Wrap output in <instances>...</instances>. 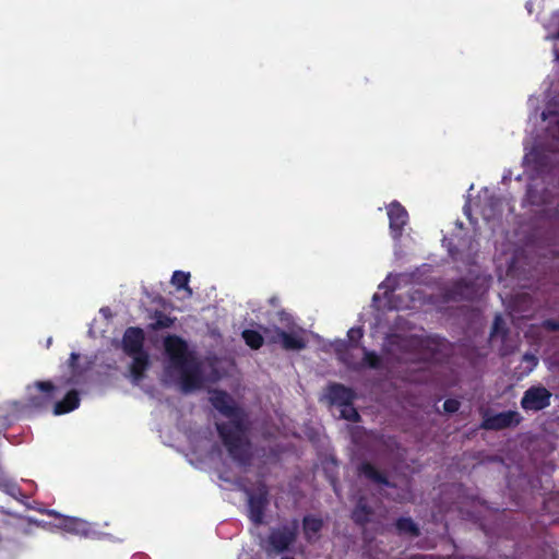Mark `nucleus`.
Wrapping results in <instances>:
<instances>
[{"label":"nucleus","mask_w":559,"mask_h":559,"mask_svg":"<svg viewBox=\"0 0 559 559\" xmlns=\"http://www.w3.org/2000/svg\"><path fill=\"white\" fill-rule=\"evenodd\" d=\"M210 401L227 418V424L216 423L225 447L234 460L243 463L249 453V445L245 436L242 412L235 406L231 397L224 392L213 391Z\"/></svg>","instance_id":"nucleus-1"},{"label":"nucleus","mask_w":559,"mask_h":559,"mask_svg":"<svg viewBox=\"0 0 559 559\" xmlns=\"http://www.w3.org/2000/svg\"><path fill=\"white\" fill-rule=\"evenodd\" d=\"M165 349L169 357L168 373L175 378L185 392H190L202 385L201 366L188 353L187 344L177 336H168Z\"/></svg>","instance_id":"nucleus-2"},{"label":"nucleus","mask_w":559,"mask_h":559,"mask_svg":"<svg viewBox=\"0 0 559 559\" xmlns=\"http://www.w3.org/2000/svg\"><path fill=\"white\" fill-rule=\"evenodd\" d=\"M143 341V331L138 328H129L122 340L123 350L132 358L130 374L134 383H138L142 379L143 372L148 365L147 355L142 349Z\"/></svg>","instance_id":"nucleus-3"},{"label":"nucleus","mask_w":559,"mask_h":559,"mask_svg":"<svg viewBox=\"0 0 559 559\" xmlns=\"http://www.w3.org/2000/svg\"><path fill=\"white\" fill-rule=\"evenodd\" d=\"M284 316V313L282 314ZM287 330L275 328L274 330L266 331V337L274 344H280L283 348L288 350H299L306 346L304 331L290 323V319L285 314Z\"/></svg>","instance_id":"nucleus-4"},{"label":"nucleus","mask_w":559,"mask_h":559,"mask_svg":"<svg viewBox=\"0 0 559 559\" xmlns=\"http://www.w3.org/2000/svg\"><path fill=\"white\" fill-rule=\"evenodd\" d=\"M56 386L49 381H37L26 389V406L41 408L51 403L55 397Z\"/></svg>","instance_id":"nucleus-5"},{"label":"nucleus","mask_w":559,"mask_h":559,"mask_svg":"<svg viewBox=\"0 0 559 559\" xmlns=\"http://www.w3.org/2000/svg\"><path fill=\"white\" fill-rule=\"evenodd\" d=\"M551 393L544 386H532L525 391L521 406L525 411H540L550 404Z\"/></svg>","instance_id":"nucleus-6"},{"label":"nucleus","mask_w":559,"mask_h":559,"mask_svg":"<svg viewBox=\"0 0 559 559\" xmlns=\"http://www.w3.org/2000/svg\"><path fill=\"white\" fill-rule=\"evenodd\" d=\"M543 120L547 122V133L554 141L549 144V150H559V102L549 103L546 110L542 114Z\"/></svg>","instance_id":"nucleus-7"},{"label":"nucleus","mask_w":559,"mask_h":559,"mask_svg":"<svg viewBox=\"0 0 559 559\" xmlns=\"http://www.w3.org/2000/svg\"><path fill=\"white\" fill-rule=\"evenodd\" d=\"M520 419V414L513 411L487 414L484 418L483 427L486 429H502L518 425Z\"/></svg>","instance_id":"nucleus-8"},{"label":"nucleus","mask_w":559,"mask_h":559,"mask_svg":"<svg viewBox=\"0 0 559 559\" xmlns=\"http://www.w3.org/2000/svg\"><path fill=\"white\" fill-rule=\"evenodd\" d=\"M388 217L390 222L391 235L394 239H396L401 236L402 229L408 221V214L399 202L394 201L388 206Z\"/></svg>","instance_id":"nucleus-9"},{"label":"nucleus","mask_w":559,"mask_h":559,"mask_svg":"<svg viewBox=\"0 0 559 559\" xmlns=\"http://www.w3.org/2000/svg\"><path fill=\"white\" fill-rule=\"evenodd\" d=\"M247 495L250 519L254 523H261L263 510L266 504V489L264 486H260L257 493H252L247 490Z\"/></svg>","instance_id":"nucleus-10"},{"label":"nucleus","mask_w":559,"mask_h":559,"mask_svg":"<svg viewBox=\"0 0 559 559\" xmlns=\"http://www.w3.org/2000/svg\"><path fill=\"white\" fill-rule=\"evenodd\" d=\"M479 201L480 214L483 215L484 219H493L498 214L501 213L502 202L498 199H495L488 189H485L480 192Z\"/></svg>","instance_id":"nucleus-11"},{"label":"nucleus","mask_w":559,"mask_h":559,"mask_svg":"<svg viewBox=\"0 0 559 559\" xmlns=\"http://www.w3.org/2000/svg\"><path fill=\"white\" fill-rule=\"evenodd\" d=\"M488 287V280L483 276L477 278V283L474 286H469L468 284H460L453 295L450 298H456V296H460L462 298L472 299L477 296L483 295Z\"/></svg>","instance_id":"nucleus-12"},{"label":"nucleus","mask_w":559,"mask_h":559,"mask_svg":"<svg viewBox=\"0 0 559 559\" xmlns=\"http://www.w3.org/2000/svg\"><path fill=\"white\" fill-rule=\"evenodd\" d=\"M295 539V527H283L274 531L270 536V543L277 551L285 550Z\"/></svg>","instance_id":"nucleus-13"},{"label":"nucleus","mask_w":559,"mask_h":559,"mask_svg":"<svg viewBox=\"0 0 559 559\" xmlns=\"http://www.w3.org/2000/svg\"><path fill=\"white\" fill-rule=\"evenodd\" d=\"M60 526L70 533L83 536H91L94 534V528L90 523L76 518H63Z\"/></svg>","instance_id":"nucleus-14"},{"label":"nucleus","mask_w":559,"mask_h":559,"mask_svg":"<svg viewBox=\"0 0 559 559\" xmlns=\"http://www.w3.org/2000/svg\"><path fill=\"white\" fill-rule=\"evenodd\" d=\"M353 396V392L341 384L330 385L326 393V397L330 400V402L337 405L338 407L350 403Z\"/></svg>","instance_id":"nucleus-15"},{"label":"nucleus","mask_w":559,"mask_h":559,"mask_svg":"<svg viewBox=\"0 0 559 559\" xmlns=\"http://www.w3.org/2000/svg\"><path fill=\"white\" fill-rule=\"evenodd\" d=\"M80 400L75 391L67 394L63 401L58 402L53 406V414L61 415L75 409L79 406Z\"/></svg>","instance_id":"nucleus-16"},{"label":"nucleus","mask_w":559,"mask_h":559,"mask_svg":"<svg viewBox=\"0 0 559 559\" xmlns=\"http://www.w3.org/2000/svg\"><path fill=\"white\" fill-rule=\"evenodd\" d=\"M523 163L526 166H532L534 169L539 170L546 166L547 160L540 148H534L525 154Z\"/></svg>","instance_id":"nucleus-17"},{"label":"nucleus","mask_w":559,"mask_h":559,"mask_svg":"<svg viewBox=\"0 0 559 559\" xmlns=\"http://www.w3.org/2000/svg\"><path fill=\"white\" fill-rule=\"evenodd\" d=\"M322 527V521L308 516L304 520V530L308 539H313Z\"/></svg>","instance_id":"nucleus-18"},{"label":"nucleus","mask_w":559,"mask_h":559,"mask_svg":"<svg viewBox=\"0 0 559 559\" xmlns=\"http://www.w3.org/2000/svg\"><path fill=\"white\" fill-rule=\"evenodd\" d=\"M189 277H190L189 273H185L182 271H176L173 274L171 283L178 289L183 288L187 292L188 296H191L192 290L188 287Z\"/></svg>","instance_id":"nucleus-19"},{"label":"nucleus","mask_w":559,"mask_h":559,"mask_svg":"<svg viewBox=\"0 0 559 559\" xmlns=\"http://www.w3.org/2000/svg\"><path fill=\"white\" fill-rule=\"evenodd\" d=\"M242 337H243L245 342L247 343V345H249L253 349H258L259 347H261V345L263 343L262 335L259 332L253 331V330H245L242 332Z\"/></svg>","instance_id":"nucleus-20"},{"label":"nucleus","mask_w":559,"mask_h":559,"mask_svg":"<svg viewBox=\"0 0 559 559\" xmlns=\"http://www.w3.org/2000/svg\"><path fill=\"white\" fill-rule=\"evenodd\" d=\"M0 489L4 492L14 496L17 492L16 485L7 476L0 466Z\"/></svg>","instance_id":"nucleus-21"},{"label":"nucleus","mask_w":559,"mask_h":559,"mask_svg":"<svg viewBox=\"0 0 559 559\" xmlns=\"http://www.w3.org/2000/svg\"><path fill=\"white\" fill-rule=\"evenodd\" d=\"M361 474L377 483L383 481L381 474L370 464H364L361 466Z\"/></svg>","instance_id":"nucleus-22"},{"label":"nucleus","mask_w":559,"mask_h":559,"mask_svg":"<svg viewBox=\"0 0 559 559\" xmlns=\"http://www.w3.org/2000/svg\"><path fill=\"white\" fill-rule=\"evenodd\" d=\"M340 415L347 419V420H357L358 413L357 411L350 405V403L344 404L340 406Z\"/></svg>","instance_id":"nucleus-23"},{"label":"nucleus","mask_w":559,"mask_h":559,"mask_svg":"<svg viewBox=\"0 0 559 559\" xmlns=\"http://www.w3.org/2000/svg\"><path fill=\"white\" fill-rule=\"evenodd\" d=\"M396 526H397L399 531H401V532L411 533L413 535L417 534V528H416L415 524L413 523V521L409 519L399 520Z\"/></svg>","instance_id":"nucleus-24"},{"label":"nucleus","mask_w":559,"mask_h":559,"mask_svg":"<svg viewBox=\"0 0 559 559\" xmlns=\"http://www.w3.org/2000/svg\"><path fill=\"white\" fill-rule=\"evenodd\" d=\"M404 281V276L396 275V276H388L385 281L379 286V289L382 288H389L391 290H394L396 286L400 284V282Z\"/></svg>","instance_id":"nucleus-25"},{"label":"nucleus","mask_w":559,"mask_h":559,"mask_svg":"<svg viewBox=\"0 0 559 559\" xmlns=\"http://www.w3.org/2000/svg\"><path fill=\"white\" fill-rule=\"evenodd\" d=\"M78 359H79V355H76L75 353H72L71 357H70V368L72 369V376L68 380L69 383H76L78 377H79V374H81V370H79L76 368Z\"/></svg>","instance_id":"nucleus-26"},{"label":"nucleus","mask_w":559,"mask_h":559,"mask_svg":"<svg viewBox=\"0 0 559 559\" xmlns=\"http://www.w3.org/2000/svg\"><path fill=\"white\" fill-rule=\"evenodd\" d=\"M503 336L504 334V321L500 316H497L493 322L491 337L496 340L499 335Z\"/></svg>","instance_id":"nucleus-27"},{"label":"nucleus","mask_w":559,"mask_h":559,"mask_svg":"<svg viewBox=\"0 0 559 559\" xmlns=\"http://www.w3.org/2000/svg\"><path fill=\"white\" fill-rule=\"evenodd\" d=\"M379 357L374 353L364 350V365L376 368L379 366Z\"/></svg>","instance_id":"nucleus-28"},{"label":"nucleus","mask_w":559,"mask_h":559,"mask_svg":"<svg viewBox=\"0 0 559 559\" xmlns=\"http://www.w3.org/2000/svg\"><path fill=\"white\" fill-rule=\"evenodd\" d=\"M347 335H348V338L350 342L356 343L357 341H359L361 338L362 331L359 328H352L348 331Z\"/></svg>","instance_id":"nucleus-29"},{"label":"nucleus","mask_w":559,"mask_h":559,"mask_svg":"<svg viewBox=\"0 0 559 559\" xmlns=\"http://www.w3.org/2000/svg\"><path fill=\"white\" fill-rule=\"evenodd\" d=\"M444 411L448 413H454L459 409L460 403L456 400H447L443 404Z\"/></svg>","instance_id":"nucleus-30"},{"label":"nucleus","mask_w":559,"mask_h":559,"mask_svg":"<svg viewBox=\"0 0 559 559\" xmlns=\"http://www.w3.org/2000/svg\"><path fill=\"white\" fill-rule=\"evenodd\" d=\"M367 514L368 512L365 510L364 507H358L355 511H354V519L357 521V522H364L367 520Z\"/></svg>","instance_id":"nucleus-31"},{"label":"nucleus","mask_w":559,"mask_h":559,"mask_svg":"<svg viewBox=\"0 0 559 559\" xmlns=\"http://www.w3.org/2000/svg\"><path fill=\"white\" fill-rule=\"evenodd\" d=\"M543 326L547 330L556 331L559 329V323L556 321L548 320L544 322Z\"/></svg>","instance_id":"nucleus-32"},{"label":"nucleus","mask_w":559,"mask_h":559,"mask_svg":"<svg viewBox=\"0 0 559 559\" xmlns=\"http://www.w3.org/2000/svg\"><path fill=\"white\" fill-rule=\"evenodd\" d=\"M523 359L531 365V369L537 365V359L534 355L526 354Z\"/></svg>","instance_id":"nucleus-33"},{"label":"nucleus","mask_w":559,"mask_h":559,"mask_svg":"<svg viewBox=\"0 0 559 559\" xmlns=\"http://www.w3.org/2000/svg\"><path fill=\"white\" fill-rule=\"evenodd\" d=\"M554 52H555L556 59H559V48L557 45H555V47H554Z\"/></svg>","instance_id":"nucleus-34"},{"label":"nucleus","mask_w":559,"mask_h":559,"mask_svg":"<svg viewBox=\"0 0 559 559\" xmlns=\"http://www.w3.org/2000/svg\"><path fill=\"white\" fill-rule=\"evenodd\" d=\"M100 312H102L105 317H107V316H108V309L103 308V309L100 310Z\"/></svg>","instance_id":"nucleus-35"},{"label":"nucleus","mask_w":559,"mask_h":559,"mask_svg":"<svg viewBox=\"0 0 559 559\" xmlns=\"http://www.w3.org/2000/svg\"><path fill=\"white\" fill-rule=\"evenodd\" d=\"M48 514H50V515H58V513L56 511H52V510L48 511Z\"/></svg>","instance_id":"nucleus-36"},{"label":"nucleus","mask_w":559,"mask_h":559,"mask_svg":"<svg viewBox=\"0 0 559 559\" xmlns=\"http://www.w3.org/2000/svg\"><path fill=\"white\" fill-rule=\"evenodd\" d=\"M395 308H408L409 305H405V306H394Z\"/></svg>","instance_id":"nucleus-37"},{"label":"nucleus","mask_w":559,"mask_h":559,"mask_svg":"<svg viewBox=\"0 0 559 559\" xmlns=\"http://www.w3.org/2000/svg\"><path fill=\"white\" fill-rule=\"evenodd\" d=\"M378 298H379V295H378V294H374V296H373V300L376 301V300H378Z\"/></svg>","instance_id":"nucleus-38"}]
</instances>
